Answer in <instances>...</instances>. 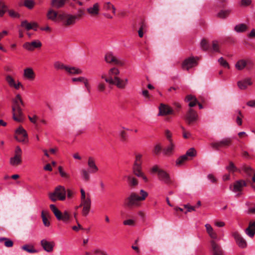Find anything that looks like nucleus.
I'll return each instance as SVG.
<instances>
[{"instance_id":"nucleus-53","label":"nucleus","mask_w":255,"mask_h":255,"mask_svg":"<svg viewBox=\"0 0 255 255\" xmlns=\"http://www.w3.org/2000/svg\"><path fill=\"white\" fill-rule=\"evenodd\" d=\"M218 62H219L221 66H222L223 67H224V68H230L228 63L222 57H220L219 59Z\"/></svg>"},{"instance_id":"nucleus-50","label":"nucleus","mask_w":255,"mask_h":255,"mask_svg":"<svg viewBox=\"0 0 255 255\" xmlns=\"http://www.w3.org/2000/svg\"><path fill=\"white\" fill-rule=\"evenodd\" d=\"M113 78L114 77H111L109 76H108V77H107L105 74H103L101 75V78L104 79L105 82L109 84L114 83Z\"/></svg>"},{"instance_id":"nucleus-39","label":"nucleus","mask_w":255,"mask_h":255,"mask_svg":"<svg viewBox=\"0 0 255 255\" xmlns=\"http://www.w3.org/2000/svg\"><path fill=\"white\" fill-rule=\"evenodd\" d=\"M184 155H186V157L188 158V160H189L190 158H191L196 155V151L194 148H191L186 151V154Z\"/></svg>"},{"instance_id":"nucleus-16","label":"nucleus","mask_w":255,"mask_h":255,"mask_svg":"<svg viewBox=\"0 0 255 255\" xmlns=\"http://www.w3.org/2000/svg\"><path fill=\"white\" fill-rule=\"evenodd\" d=\"M233 236L236 240L237 244L240 248L243 249L247 247V244L246 241L238 232H234L233 234Z\"/></svg>"},{"instance_id":"nucleus-21","label":"nucleus","mask_w":255,"mask_h":255,"mask_svg":"<svg viewBox=\"0 0 255 255\" xmlns=\"http://www.w3.org/2000/svg\"><path fill=\"white\" fill-rule=\"evenodd\" d=\"M88 170L91 173H95L97 172L99 168L96 165L95 160L92 157H89L88 159Z\"/></svg>"},{"instance_id":"nucleus-44","label":"nucleus","mask_w":255,"mask_h":255,"mask_svg":"<svg viewBox=\"0 0 255 255\" xmlns=\"http://www.w3.org/2000/svg\"><path fill=\"white\" fill-rule=\"evenodd\" d=\"M58 171H59V172L60 173V176L62 178H65V179H69V178H70L69 174H68L67 173L65 172L63 170V168L61 166H59L58 167Z\"/></svg>"},{"instance_id":"nucleus-32","label":"nucleus","mask_w":255,"mask_h":255,"mask_svg":"<svg viewBox=\"0 0 255 255\" xmlns=\"http://www.w3.org/2000/svg\"><path fill=\"white\" fill-rule=\"evenodd\" d=\"M248 29V26L244 23H240L236 25L234 27V30L238 33L244 32Z\"/></svg>"},{"instance_id":"nucleus-3","label":"nucleus","mask_w":255,"mask_h":255,"mask_svg":"<svg viewBox=\"0 0 255 255\" xmlns=\"http://www.w3.org/2000/svg\"><path fill=\"white\" fill-rule=\"evenodd\" d=\"M66 190L65 188L62 186H57L53 192L49 193L48 196L49 199L53 202L58 200L63 201L66 198Z\"/></svg>"},{"instance_id":"nucleus-22","label":"nucleus","mask_w":255,"mask_h":255,"mask_svg":"<svg viewBox=\"0 0 255 255\" xmlns=\"http://www.w3.org/2000/svg\"><path fill=\"white\" fill-rule=\"evenodd\" d=\"M132 169L135 175L138 177H141L145 182L148 181V178L141 171V166H133Z\"/></svg>"},{"instance_id":"nucleus-45","label":"nucleus","mask_w":255,"mask_h":255,"mask_svg":"<svg viewBox=\"0 0 255 255\" xmlns=\"http://www.w3.org/2000/svg\"><path fill=\"white\" fill-rule=\"evenodd\" d=\"M4 241V245L5 247L9 248L12 247L13 242L6 238H0V242Z\"/></svg>"},{"instance_id":"nucleus-7","label":"nucleus","mask_w":255,"mask_h":255,"mask_svg":"<svg viewBox=\"0 0 255 255\" xmlns=\"http://www.w3.org/2000/svg\"><path fill=\"white\" fill-rule=\"evenodd\" d=\"M80 15L63 14L59 15V17L63 20L66 26L73 25L79 19Z\"/></svg>"},{"instance_id":"nucleus-63","label":"nucleus","mask_w":255,"mask_h":255,"mask_svg":"<svg viewBox=\"0 0 255 255\" xmlns=\"http://www.w3.org/2000/svg\"><path fill=\"white\" fill-rule=\"evenodd\" d=\"M161 149H162V146H161V144H157L155 146L153 152L155 154L158 155L159 154Z\"/></svg>"},{"instance_id":"nucleus-2","label":"nucleus","mask_w":255,"mask_h":255,"mask_svg":"<svg viewBox=\"0 0 255 255\" xmlns=\"http://www.w3.org/2000/svg\"><path fill=\"white\" fill-rule=\"evenodd\" d=\"M20 106H24V103L20 95L17 94L13 100L12 111L13 120L18 122H21L23 121V113Z\"/></svg>"},{"instance_id":"nucleus-48","label":"nucleus","mask_w":255,"mask_h":255,"mask_svg":"<svg viewBox=\"0 0 255 255\" xmlns=\"http://www.w3.org/2000/svg\"><path fill=\"white\" fill-rule=\"evenodd\" d=\"M7 10V7L3 2L0 1V16H2Z\"/></svg>"},{"instance_id":"nucleus-5","label":"nucleus","mask_w":255,"mask_h":255,"mask_svg":"<svg viewBox=\"0 0 255 255\" xmlns=\"http://www.w3.org/2000/svg\"><path fill=\"white\" fill-rule=\"evenodd\" d=\"M232 143L231 138L225 137L220 140L211 142L210 145L214 149L219 150L221 148H226L230 147Z\"/></svg>"},{"instance_id":"nucleus-17","label":"nucleus","mask_w":255,"mask_h":255,"mask_svg":"<svg viewBox=\"0 0 255 255\" xmlns=\"http://www.w3.org/2000/svg\"><path fill=\"white\" fill-rule=\"evenodd\" d=\"M176 145L174 142H169V144L162 149V153L165 156H170L174 154Z\"/></svg>"},{"instance_id":"nucleus-20","label":"nucleus","mask_w":255,"mask_h":255,"mask_svg":"<svg viewBox=\"0 0 255 255\" xmlns=\"http://www.w3.org/2000/svg\"><path fill=\"white\" fill-rule=\"evenodd\" d=\"M23 78L29 81H33L35 77V74L31 68H26L23 70Z\"/></svg>"},{"instance_id":"nucleus-38","label":"nucleus","mask_w":255,"mask_h":255,"mask_svg":"<svg viewBox=\"0 0 255 255\" xmlns=\"http://www.w3.org/2000/svg\"><path fill=\"white\" fill-rule=\"evenodd\" d=\"M120 74V71L119 70L116 68V67H113L111 68L108 72V76H109L111 77H114L115 76H117Z\"/></svg>"},{"instance_id":"nucleus-15","label":"nucleus","mask_w":255,"mask_h":255,"mask_svg":"<svg viewBox=\"0 0 255 255\" xmlns=\"http://www.w3.org/2000/svg\"><path fill=\"white\" fill-rule=\"evenodd\" d=\"M42 45L39 40L33 41L31 42H25L23 45V47L29 51H33L35 48H40Z\"/></svg>"},{"instance_id":"nucleus-14","label":"nucleus","mask_w":255,"mask_h":255,"mask_svg":"<svg viewBox=\"0 0 255 255\" xmlns=\"http://www.w3.org/2000/svg\"><path fill=\"white\" fill-rule=\"evenodd\" d=\"M40 245L44 251L48 253H51L53 251L55 243L53 241H48L43 239L40 242Z\"/></svg>"},{"instance_id":"nucleus-23","label":"nucleus","mask_w":255,"mask_h":255,"mask_svg":"<svg viewBox=\"0 0 255 255\" xmlns=\"http://www.w3.org/2000/svg\"><path fill=\"white\" fill-rule=\"evenodd\" d=\"M21 26L24 27L26 30L33 29L36 31L38 27V24L35 22L29 23L27 20H24L21 22Z\"/></svg>"},{"instance_id":"nucleus-49","label":"nucleus","mask_w":255,"mask_h":255,"mask_svg":"<svg viewBox=\"0 0 255 255\" xmlns=\"http://www.w3.org/2000/svg\"><path fill=\"white\" fill-rule=\"evenodd\" d=\"M41 217L44 226L46 227H49L50 226V223L48 219L47 218L46 216V214H45L44 211H42L41 213Z\"/></svg>"},{"instance_id":"nucleus-40","label":"nucleus","mask_w":255,"mask_h":255,"mask_svg":"<svg viewBox=\"0 0 255 255\" xmlns=\"http://www.w3.org/2000/svg\"><path fill=\"white\" fill-rule=\"evenodd\" d=\"M21 248L29 253H35L37 252V251L34 248L33 246L31 245H25L23 246Z\"/></svg>"},{"instance_id":"nucleus-58","label":"nucleus","mask_w":255,"mask_h":255,"mask_svg":"<svg viewBox=\"0 0 255 255\" xmlns=\"http://www.w3.org/2000/svg\"><path fill=\"white\" fill-rule=\"evenodd\" d=\"M165 134L169 142H173V139L172 138V133H171L170 130H169L168 129L165 130Z\"/></svg>"},{"instance_id":"nucleus-18","label":"nucleus","mask_w":255,"mask_h":255,"mask_svg":"<svg viewBox=\"0 0 255 255\" xmlns=\"http://www.w3.org/2000/svg\"><path fill=\"white\" fill-rule=\"evenodd\" d=\"M198 118V115L197 113L192 109H190L187 112L185 119L188 124L195 122Z\"/></svg>"},{"instance_id":"nucleus-36","label":"nucleus","mask_w":255,"mask_h":255,"mask_svg":"<svg viewBox=\"0 0 255 255\" xmlns=\"http://www.w3.org/2000/svg\"><path fill=\"white\" fill-rule=\"evenodd\" d=\"M127 179L128 184L130 186L135 187L138 185V181L135 178L131 176H128Z\"/></svg>"},{"instance_id":"nucleus-62","label":"nucleus","mask_w":255,"mask_h":255,"mask_svg":"<svg viewBox=\"0 0 255 255\" xmlns=\"http://www.w3.org/2000/svg\"><path fill=\"white\" fill-rule=\"evenodd\" d=\"M119 135L121 141H125L127 140V133L124 130H121L119 132Z\"/></svg>"},{"instance_id":"nucleus-61","label":"nucleus","mask_w":255,"mask_h":255,"mask_svg":"<svg viewBox=\"0 0 255 255\" xmlns=\"http://www.w3.org/2000/svg\"><path fill=\"white\" fill-rule=\"evenodd\" d=\"M238 114H239V116L237 117V119H236V123H237V124L239 125V126H241L242 124V118L243 117L242 114V113L240 111H237Z\"/></svg>"},{"instance_id":"nucleus-1","label":"nucleus","mask_w":255,"mask_h":255,"mask_svg":"<svg viewBox=\"0 0 255 255\" xmlns=\"http://www.w3.org/2000/svg\"><path fill=\"white\" fill-rule=\"evenodd\" d=\"M140 196L135 192H132L125 200V205L128 208L139 207L140 202L148 196V193L143 189L139 192Z\"/></svg>"},{"instance_id":"nucleus-35","label":"nucleus","mask_w":255,"mask_h":255,"mask_svg":"<svg viewBox=\"0 0 255 255\" xmlns=\"http://www.w3.org/2000/svg\"><path fill=\"white\" fill-rule=\"evenodd\" d=\"M142 155L141 154H136L135 155V158L133 166H141L142 162Z\"/></svg>"},{"instance_id":"nucleus-56","label":"nucleus","mask_w":255,"mask_h":255,"mask_svg":"<svg viewBox=\"0 0 255 255\" xmlns=\"http://www.w3.org/2000/svg\"><path fill=\"white\" fill-rule=\"evenodd\" d=\"M104 8L107 10H109L111 8L113 9V12L115 14L116 12V8L110 2H106L104 4Z\"/></svg>"},{"instance_id":"nucleus-10","label":"nucleus","mask_w":255,"mask_h":255,"mask_svg":"<svg viewBox=\"0 0 255 255\" xmlns=\"http://www.w3.org/2000/svg\"><path fill=\"white\" fill-rule=\"evenodd\" d=\"M253 65V62L250 59H241L236 63L235 68L238 70H242L246 67L247 69H250L252 68Z\"/></svg>"},{"instance_id":"nucleus-25","label":"nucleus","mask_w":255,"mask_h":255,"mask_svg":"<svg viewBox=\"0 0 255 255\" xmlns=\"http://www.w3.org/2000/svg\"><path fill=\"white\" fill-rule=\"evenodd\" d=\"M246 234L251 238H253L255 234V221L250 222L249 227L245 231Z\"/></svg>"},{"instance_id":"nucleus-55","label":"nucleus","mask_w":255,"mask_h":255,"mask_svg":"<svg viewBox=\"0 0 255 255\" xmlns=\"http://www.w3.org/2000/svg\"><path fill=\"white\" fill-rule=\"evenodd\" d=\"M93 253L97 255H108L107 252L105 251L101 250L100 249H96L93 251Z\"/></svg>"},{"instance_id":"nucleus-60","label":"nucleus","mask_w":255,"mask_h":255,"mask_svg":"<svg viewBox=\"0 0 255 255\" xmlns=\"http://www.w3.org/2000/svg\"><path fill=\"white\" fill-rule=\"evenodd\" d=\"M15 138L19 142H24L27 139V137H25L21 135H15Z\"/></svg>"},{"instance_id":"nucleus-11","label":"nucleus","mask_w":255,"mask_h":255,"mask_svg":"<svg viewBox=\"0 0 255 255\" xmlns=\"http://www.w3.org/2000/svg\"><path fill=\"white\" fill-rule=\"evenodd\" d=\"M198 57H191L185 59L182 62V68L183 69L189 70L190 68L197 65Z\"/></svg>"},{"instance_id":"nucleus-43","label":"nucleus","mask_w":255,"mask_h":255,"mask_svg":"<svg viewBox=\"0 0 255 255\" xmlns=\"http://www.w3.org/2000/svg\"><path fill=\"white\" fill-rule=\"evenodd\" d=\"M16 135H21L25 137H27V134L26 130L21 127H19L15 131Z\"/></svg>"},{"instance_id":"nucleus-12","label":"nucleus","mask_w":255,"mask_h":255,"mask_svg":"<svg viewBox=\"0 0 255 255\" xmlns=\"http://www.w3.org/2000/svg\"><path fill=\"white\" fill-rule=\"evenodd\" d=\"M210 243L213 255H225L224 251L217 242L214 240H211Z\"/></svg>"},{"instance_id":"nucleus-46","label":"nucleus","mask_w":255,"mask_h":255,"mask_svg":"<svg viewBox=\"0 0 255 255\" xmlns=\"http://www.w3.org/2000/svg\"><path fill=\"white\" fill-rule=\"evenodd\" d=\"M57 16V13L56 11L53 10H50L47 13V17L51 20H54Z\"/></svg>"},{"instance_id":"nucleus-33","label":"nucleus","mask_w":255,"mask_h":255,"mask_svg":"<svg viewBox=\"0 0 255 255\" xmlns=\"http://www.w3.org/2000/svg\"><path fill=\"white\" fill-rule=\"evenodd\" d=\"M226 168L230 172H241V169L237 168L232 161L229 162V165L228 166H227Z\"/></svg>"},{"instance_id":"nucleus-31","label":"nucleus","mask_w":255,"mask_h":255,"mask_svg":"<svg viewBox=\"0 0 255 255\" xmlns=\"http://www.w3.org/2000/svg\"><path fill=\"white\" fill-rule=\"evenodd\" d=\"M81 177L82 179L85 181L88 182L90 180V175L89 170H87L86 169H82L80 171Z\"/></svg>"},{"instance_id":"nucleus-64","label":"nucleus","mask_w":255,"mask_h":255,"mask_svg":"<svg viewBox=\"0 0 255 255\" xmlns=\"http://www.w3.org/2000/svg\"><path fill=\"white\" fill-rule=\"evenodd\" d=\"M83 210H82V214H83V215L86 216L88 215V214L89 213V211H90V210L91 208V206H83Z\"/></svg>"},{"instance_id":"nucleus-37","label":"nucleus","mask_w":255,"mask_h":255,"mask_svg":"<svg viewBox=\"0 0 255 255\" xmlns=\"http://www.w3.org/2000/svg\"><path fill=\"white\" fill-rule=\"evenodd\" d=\"M187 160H188V158H187L186 155H183L177 159L176 161V165L178 166H180L183 163Z\"/></svg>"},{"instance_id":"nucleus-4","label":"nucleus","mask_w":255,"mask_h":255,"mask_svg":"<svg viewBox=\"0 0 255 255\" xmlns=\"http://www.w3.org/2000/svg\"><path fill=\"white\" fill-rule=\"evenodd\" d=\"M50 208L58 220L66 222L70 219V214L68 211H65L62 213L54 204H51Z\"/></svg>"},{"instance_id":"nucleus-59","label":"nucleus","mask_w":255,"mask_h":255,"mask_svg":"<svg viewBox=\"0 0 255 255\" xmlns=\"http://www.w3.org/2000/svg\"><path fill=\"white\" fill-rule=\"evenodd\" d=\"M252 0H241L240 2L241 6H248L252 3Z\"/></svg>"},{"instance_id":"nucleus-30","label":"nucleus","mask_w":255,"mask_h":255,"mask_svg":"<svg viewBox=\"0 0 255 255\" xmlns=\"http://www.w3.org/2000/svg\"><path fill=\"white\" fill-rule=\"evenodd\" d=\"M185 100L187 102H190L189 103V106L190 107H194L198 103V101L196 97L191 95H187Z\"/></svg>"},{"instance_id":"nucleus-28","label":"nucleus","mask_w":255,"mask_h":255,"mask_svg":"<svg viewBox=\"0 0 255 255\" xmlns=\"http://www.w3.org/2000/svg\"><path fill=\"white\" fill-rule=\"evenodd\" d=\"M240 169L244 171L249 177L255 173V170L252 167L246 165H242Z\"/></svg>"},{"instance_id":"nucleus-34","label":"nucleus","mask_w":255,"mask_h":255,"mask_svg":"<svg viewBox=\"0 0 255 255\" xmlns=\"http://www.w3.org/2000/svg\"><path fill=\"white\" fill-rule=\"evenodd\" d=\"M231 12V9L222 10L218 13L217 16L221 18H225L228 16Z\"/></svg>"},{"instance_id":"nucleus-57","label":"nucleus","mask_w":255,"mask_h":255,"mask_svg":"<svg viewBox=\"0 0 255 255\" xmlns=\"http://www.w3.org/2000/svg\"><path fill=\"white\" fill-rule=\"evenodd\" d=\"M6 81L10 87H13L14 84H15L14 79L10 75H7L6 77Z\"/></svg>"},{"instance_id":"nucleus-26","label":"nucleus","mask_w":255,"mask_h":255,"mask_svg":"<svg viewBox=\"0 0 255 255\" xmlns=\"http://www.w3.org/2000/svg\"><path fill=\"white\" fill-rule=\"evenodd\" d=\"M113 82L114 83L111 84V85H116L119 89H123L126 88L124 80L120 79L118 76H115L113 78Z\"/></svg>"},{"instance_id":"nucleus-29","label":"nucleus","mask_w":255,"mask_h":255,"mask_svg":"<svg viewBox=\"0 0 255 255\" xmlns=\"http://www.w3.org/2000/svg\"><path fill=\"white\" fill-rule=\"evenodd\" d=\"M66 71L69 74L72 75L81 74L82 73V71L81 69L75 67L67 66Z\"/></svg>"},{"instance_id":"nucleus-13","label":"nucleus","mask_w":255,"mask_h":255,"mask_svg":"<svg viewBox=\"0 0 255 255\" xmlns=\"http://www.w3.org/2000/svg\"><path fill=\"white\" fill-rule=\"evenodd\" d=\"M174 114V110L168 105L161 104L159 107V113L158 116H166Z\"/></svg>"},{"instance_id":"nucleus-27","label":"nucleus","mask_w":255,"mask_h":255,"mask_svg":"<svg viewBox=\"0 0 255 255\" xmlns=\"http://www.w3.org/2000/svg\"><path fill=\"white\" fill-rule=\"evenodd\" d=\"M87 10L92 15H98L99 12V5L98 3H96L92 7L87 8Z\"/></svg>"},{"instance_id":"nucleus-51","label":"nucleus","mask_w":255,"mask_h":255,"mask_svg":"<svg viewBox=\"0 0 255 255\" xmlns=\"http://www.w3.org/2000/svg\"><path fill=\"white\" fill-rule=\"evenodd\" d=\"M210 238L212 239L211 240L215 241L216 242L219 241L220 239L218 237L217 234L213 230L212 231L208 233Z\"/></svg>"},{"instance_id":"nucleus-9","label":"nucleus","mask_w":255,"mask_h":255,"mask_svg":"<svg viewBox=\"0 0 255 255\" xmlns=\"http://www.w3.org/2000/svg\"><path fill=\"white\" fill-rule=\"evenodd\" d=\"M247 184L244 180H239L236 181L233 185H230V189L234 192H238V195L242 194V192L244 187L247 186Z\"/></svg>"},{"instance_id":"nucleus-41","label":"nucleus","mask_w":255,"mask_h":255,"mask_svg":"<svg viewBox=\"0 0 255 255\" xmlns=\"http://www.w3.org/2000/svg\"><path fill=\"white\" fill-rule=\"evenodd\" d=\"M81 203L79 207H81L83 206H91V201L90 199V195L88 194L87 195V198L81 200Z\"/></svg>"},{"instance_id":"nucleus-24","label":"nucleus","mask_w":255,"mask_h":255,"mask_svg":"<svg viewBox=\"0 0 255 255\" xmlns=\"http://www.w3.org/2000/svg\"><path fill=\"white\" fill-rule=\"evenodd\" d=\"M252 80L250 78L239 81L237 83L238 86L241 90L246 89L248 86L252 85Z\"/></svg>"},{"instance_id":"nucleus-19","label":"nucleus","mask_w":255,"mask_h":255,"mask_svg":"<svg viewBox=\"0 0 255 255\" xmlns=\"http://www.w3.org/2000/svg\"><path fill=\"white\" fill-rule=\"evenodd\" d=\"M158 178L159 180L165 184H169L171 182L169 175L162 169L159 172Z\"/></svg>"},{"instance_id":"nucleus-52","label":"nucleus","mask_w":255,"mask_h":255,"mask_svg":"<svg viewBox=\"0 0 255 255\" xmlns=\"http://www.w3.org/2000/svg\"><path fill=\"white\" fill-rule=\"evenodd\" d=\"M97 89L98 92H103L106 89V85L103 82H99L97 86Z\"/></svg>"},{"instance_id":"nucleus-54","label":"nucleus","mask_w":255,"mask_h":255,"mask_svg":"<svg viewBox=\"0 0 255 255\" xmlns=\"http://www.w3.org/2000/svg\"><path fill=\"white\" fill-rule=\"evenodd\" d=\"M201 47L203 50H207L209 48V44L205 39H202L201 43Z\"/></svg>"},{"instance_id":"nucleus-47","label":"nucleus","mask_w":255,"mask_h":255,"mask_svg":"<svg viewBox=\"0 0 255 255\" xmlns=\"http://www.w3.org/2000/svg\"><path fill=\"white\" fill-rule=\"evenodd\" d=\"M35 4V2L33 0H25L24 2L25 6L29 9H32Z\"/></svg>"},{"instance_id":"nucleus-8","label":"nucleus","mask_w":255,"mask_h":255,"mask_svg":"<svg viewBox=\"0 0 255 255\" xmlns=\"http://www.w3.org/2000/svg\"><path fill=\"white\" fill-rule=\"evenodd\" d=\"M105 61L109 64L122 66L124 65V61L118 59L114 54L111 52L107 53L104 57Z\"/></svg>"},{"instance_id":"nucleus-6","label":"nucleus","mask_w":255,"mask_h":255,"mask_svg":"<svg viewBox=\"0 0 255 255\" xmlns=\"http://www.w3.org/2000/svg\"><path fill=\"white\" fill-rule=\"evenodd\" d=\"M22 150L19 146H17L14 150V155L9 159V163L13 166L19 165L22 162Z\"/></svg>"},{"instance_id":"nucleus-42","label":"nucleus","mask_w":255,"mask_h":255,"mask_svg":"<svg viewBox=\"0 0 255 255\" xmlns=\"http://www.w3.org/2000/svg\"><path fill=\"white\" fill-rule=\"evenodd\" d=\"M67 67V66L65 65L60 61H56L54 63V67L56 70L64 69L66 71Z\"/></svg>"}]
</instances>
